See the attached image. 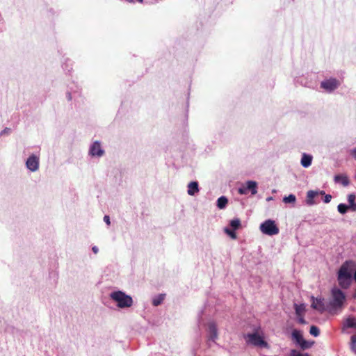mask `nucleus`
Masks as SVG:
<instances>
[{"mask_svg": "<svg viewBox=\"0 0 356 356\" xmlns=\"http://www.w3.org/2000/svg\"><path fill=\"white\" fill-rule=\"evenodd\" d=\"M339 82L336 79H330L321 82V86L327 91H332L338 88Z\"/></svg>", "mask_w": 356, "mask_h": 356, "instance_id": "obj_7", "label": "nucleus"}, {"mask_svg": "<svg viewBox=\"0 0 356 356\" xmlns=\"http://www.w3.org/2000/svg\"><path fill=\"white\" fill-rule=\"evenodd\" d=\"M292 338L303 350L309 348L314 343V342H309L305 340L301 332L298 330H293Z\"/></svg>", "mask_w": 356, "mask_h": 356, "instance_id": "obj_6", "label": "nucleus"}, {"mask_svg": "<svg viewBox=\"0 0 356 356\" xmlns=\"http://www.w3.org/2000/svg\"><path fill=\"white\" fill-rule=\"evenodd\" d=\"M309 333L314 337H318L320 334V330L318 327L312 325L309 330Z\"/></svg>", "mask_w": 356, "mask_h": 356, "instance_id": "obj_26", "label": "nucleus"}, {"mask_svg": "<svg viewBox=\"0 0 356 356\" xmlns=\"http://www.w3.org/2000/svg\"><path fill=\"white\" fill-rule=\"evenodd\" d=\"M104 222H105L108 225H110L111 222H110V218H109V216H105L104 217Z\"/></svg>", "mask_w": 356, "mask_h": 356, "instance_id": "obj_31", "label": "nucleus"}, {"mask_svg": "<svg viewBox=\"0 0 356 356\" xmlns=\"http://www.w3.org/2000/svg\"><path fill=\"white\" fill-rule=\"evenodd\" d=\"M238 192L241 195H244L248 193L247 188L245 186L241 187L238 189Z\"/></svg>", "mask_w": 356, "mask_h": 356, "instance_id": "obj_28", "label": "nucleus"}, {"mask_svg": "<svg viewBox=\"0 0 356 356\" xmlns=\"http://www.w3.org/2000/svg\"><path fill=\"white\" fill-rule=\"evenodd\" d=\"M312 307L320 312H323L325 310V307L324 305L323 299H321V298L314 299L313 298V302L312 304Z\"/></svg>", "mask_w": 356, "mask_h": 356, "instance_id": "obj_10", "label": "nucleus"}, {"mask_svg": "<svg viewBox=\"0 0 356 356\" xmlns=\"http://www.w3.org/2000/svg\"><path fill=\"white\" fill-rule=\"evenodd\" d=\"M90 153L92 156H101L104 154V150L101 147L99 142H95L90 149Z\"/></svg>", "mask_w": 356, "mask_h": 356, "instance_id": "obj_9", "label": "nucleus"}, {"mask_svg": "<svg viewBox=\"0 0 356 356\" xmlns=\"http://www.w3.org/2000/svg\"><path fill=\"white\" fill-rule=\"evenodd\" d=\"M355 195L354 194H349L348 195V201L349 202V207L353 211H356V203L355 202Z\"/></svg>", "mask_w": 356, "mask_h": 356, "instance_id": "obj_17", "label": "nucleus"}, {"mask_svg": "<svg viewBox=\"0 0 356 356\" xmlns=\"http://www.w3.org/2000/svg\"><path fill=\"white\" fill-rule=\"evenodd\" d=\"M337 209L340 213L344 214L347 212L350 207L345 204H339L337 207Z\"/></svg>", "mask_w": 356, "mask_h": 356, "instance_id": "obj_25", "label": "nucleus"}, {"mask_svg": "<svg viewBox=\"0 0 356 356\" xmlns=\"http://www.w3.org/2000/svg\"><path fill=\"white\" fill-rule=\"evenodd\" d=\"M296 200V197L294 195L291 194L289 196L284 197L283 199V202L286 204L288 203H294Z\"/></svg>", "mask_w": 356, "mask_h": 356, "instance_id": "obj_24", "label": "nucleus"}, {"mask_svg": "<svg viewBox=\"0 0 356 356\" xmlns=\"http://www.w3.org/2000/svg\"><path fill=\"white\" fill-rule=\"evenodd\" d=\"M350 348H351V350L356 354V344H355V343H351Z\"/></svg>", "mask_w": 356, "mask_h": 356, "instance_id": "obj_32", "label": "nucleus"}, {"mask_svg": "<svg viewBox=\"0 0 356 356\" xmlns=\"http://www.w3.org/2000/svg\"><path fill=\"white\" fill-rule=\"evenodd\" d=\"M110 297L113 300L117 302V305L120 308L130 307L133 305L132 298L121 291L111 293Z\"/></svg>", "mask_w": 356, "mask_h": 356, "instance_id": "obj_2", "label": "nucleus"}, {"mask_svg": "<svg viewBox=\"0 0 356 356\" xmlns=\"http://www.w3.org/2000/svg\"><path fill=\"white\" fill-rule=\"evenodd\" d=\"M295 307V310H296V314L298 316H303L304 314V312H305V307L303 305H297V304H295L294 305Z\"/></svg>", "mask_w": 356, "mask_h": 356, "instance_id": "obj_21", "label": "nucleus"}, {"mask_svg": "<svg viewBox=\"0 0 356 356\" xmlns=\"http://www.w3.org/2000/svg\"><path fill=\"white\" fill-rule=\"evenodd\" d=\"M290 356H308L307 354H302L296 350H292L290 353Z\"/></svg>", "mask_w": 356, "mask_h": 356, "instance_id": "obj_27", "label": "nucleus"}, {"mask_svg": "<svg viewBox=\"0 0 356 356\" xmlns=\"http://www.w3.org/2000/svg\"><path fill=\"white\" fill-rule=\"evenodd\" d=\"M334 181L341 183L343 186H347L350 184L348 177L345 175H337L334 176Z\"/></svg>", "mask_w": 356, "mask_h": 356, "instance_id": "obj_12", "label": "nucleus"}, {"mask_svg": "<svg viewBox=\"0 0 356 356\" xmlns=\"http://www.w3.org/2000/svg\"><path fill=\"white\" fill-rule=\"evenodd\" d=\"M332 200V196L330 195H325L324 197V202L329 203Z\"/></svg>", "mask_w": 356, "mask_h": 356, "instance_id": "obj_29", "label": "nucleus"}, {"mask_svg": "<svg viewBox=\"0 0 356 356\" xmlns=\"http://www.w3.org/2000/svg\"><path fill=\"white\" fill-rule=\"evenodd\" d=\"M318 194H321V195H324L325 194V192L323 191H321L318 193Z\"/></svg>", "mask_w": 356, "mask_h": 356, "instance_id": "obj_36", "label": "nucleus"}, {"mask_svg": "<svg viewBox=\"0 0 356 356\" xmlns=\"http://www.w3.org/2000/svg\"><path fill=\"white\" fill-rule=\"evenodd\" d=\"M312 156L306 154H304L301 159V165L307 168L312 164Z\"/></svg>", "mask_w": 356, "mask_h": 356, "instance_id": "obj_15", "label": "nucleus"}, {"mask_svg": "<svg viewBox=\"0 0 356 356\" xmlns=\"http://www.w3.org/2000/svg\"><path fill=\"white\" fill-rule=\"evenodd\" d=\"M228 200L225 196H221L217 200V206L219 209H223L226 207Z\"/></svg>", "mask_w": 356, "mask_h": 356, "instance_id": "obj_19", "label": "nucleus"}, {"mask_svg": "<svg viewBox=\"0 0 356 356\" xmlns=\"http://www.w3.org/2000/svg\"><path fill=\"white\" fill-rule=\"evenodd\" d=\"M260 230L262 233L269 236L276 235L280 231L275 221L272 220H267L261 223Z\"/></svg>", "mask_w": 356, "mask_h": 356, "instance_id": "obj_4", "label": "nucleus"}, {"mask_svg": "<svg viewBox=\"0 0 356 356\" xmlns=\"http://www.w3.org/2000/svg\"><path fill=\"white\" fill-rule=\"evenodd\" d=\"M331 293L332 297V300L330 302L331 307L333 309L341 307L346 299L344 293L341 290L337 288H334Z\"/></svg>", "mask_w": 356, "mask_h": 356, "instance_id": "obj_3", "label": "nucleus"}, {"mask_svg": "<svg viewBox=\"0 0 356 356\" xmlns=\"http://www.w3.org/2000/svg\"><path fill=\"white\" fill-rule=\"evenodd\" d=\"M350 154L355 159H356V147L350 151Z\"/></svg>", "mask_w": 356, "mask_h": 356, "instance_id": "obj_33", "label": "nucleus"}, {"mask_svg": "<svg viewBox=\"0 0 356 356\" xmlns=\"http://www.w3.org/2000/svg\"><path fill=\"white\" fill-rule=\"evenodd\" d=\"M199 191L198 183L197 181H191L188 185V194L194 195L195 193Z\"/></svg>", "mask_w": 356, "mask_h": 356, "instance_id": "obj_13", "label": "nucleus"}, {"mask_svg": "<svg viewBox=\"0 0 356 356\" xmlns=\"http://www.w3.org/2000/svg\"><path fill=\"white\" fill-rule=\"evenodd\" d=\"M165 295L161 294L157 298H154L152 301V304L154 306H158L161 304L164 300Z\"/></svg>", "mask_w": 356, "mask_h": 356, "instance_id": "obj_23", "label": "nucleus"}, {"mask_svg": "<svg viewBox=\"0 0 356 356\" xmlns=\"http://www.w3.org/2000/svg\"><path fill=\"white\" fill-rule=\"evenodd\" d=\"M229 225L232 227V229L236 230L241 227V220L238 218L233 219L230 221Z\"/></svg>", "mask_w": 356, "mask_h": 356, "instance_id": "obj_20", "label": "nucleus"}, {"mask_svg": "<svg viewBox=\"0 0 356 356\" xmlns=\"http://www.w3.org/2000/svg\"><path fill=\"white\" fill-rule=\"evenodd\" d=\"M318 195V191H309L307 193V204L308 205H313L315 202L314 201V198Z\"/></svg>", "mask_w": 356, "mask_h": 356, "instance_id": "obj_14", "label": "nucleus"}, {"mask_svg": "<svg viewBox=\"0 0 356 356\" xmlns=\"http://www.w3.org/2000/svg\"><path fill=\"white\" fill-rule=\"evenodd\" d=\"M351 343H355L356 344V334H354L351 337Z\"/></svg>", "mask_w": 356, "mask_h": 356, "instance_id": "obj_34", "label": "nucleus"}, {"mask_svg": "<svg viewBox=\"0 0 356 356\" xmlns=\"http://www.w3.org/2000/svg\"><path fill=\"white\" fill-rule=\"evenodd\" d=\"M298 323L300 324H305L306 321L305 318H303V316H298Z\"/></svg>", "mask_w": 356, "mask_h": 356, "instance_id": "obj_30", "label": "nucleus"}, {"mask_svg": "<svg viewBox=\"0 0 356 356\" xmlns=\"http://www.w3.org/2000/svg\"><path fill=\"white\" fill-rule=\"evenodd\" d=\"M209 339L215 341V340L218 338V330L217 326L215 323L211 322L209 324Z\"/></svg>", "mask_w": 356, "mask_h": 356, "instance_id": "obj_11", "label": "nucleus"}, {"mask_svg": "<svg viewBox=\"0 0 356 356\" xmlns=\"http://www.w3.org/2000/svg\"><path fill=\"white\" fill-rule=\"evenodd\" d=\"M354 273V280L356 281V264L352 261L344 262L338 272L337 280L339 284L343 289H347L352 281V274Z\"/></svg>", "mask_w": 356, "mask_h": 356, "instance_id": "obj_1", "label": "nucleus"}, {"mask_svg": "<svg viewBox=\"0 0 356 356\" xmlns=\"http://www.w3.org/2000/svg\"><path fill=\"white\" fill-rule=\"evenodd\" d=\"M92 250L95 254H97L98 252V248L96 246L92 247Z\"/></svg>", "mask_w": 356, "mask_h": 356, "instance_id": "obj_35", "label": "nucleus"}, {"mask_svg": "<svg viewBox=\"0 0 356 356\" xmlns=\"http://www.w3.org/2000/svg\"><path fill=\"white\" fill-rule=\"evenodd\" d=\"M247 342L255 346L267 347L268 343L264 338L257 333L248 334L245 337Z\"/></svg>", "mask_w": 356, "mask_h": 356, "instance_id": "obj_5", "label": "nucleus"}, {"mask_svg": "<svg viewBox=\"0 0 356 356\" xmlns=\"http://www.w3.org/2000/svg\"><path fill=\"white\" fill-rule=\"evenodd\" d=\"M247 191H250L252 195H255L257 193V184L254 181H248L246 182Z\"/></svg>", "mask_w": 356, "mask_h": 356, "instance_id": "obj_16", "label": "nucleus"}, {"mask_svg": "<svg viewBox=\"0 0 356 356\" xmlns=\"http://www.w3.org/2000/svg\"><path fill=\"white\" fill-rule=\"evenodd\" d=\"M26 165L31 171H36L39 168V158L35 155H31L28 158Z\"/></svg>", "mask_w": 356, "mask_h": 356, "instance_id": "obj_8", "label": "nucleus"}, {"mask_svg": "<svg viewBox=\"0 0 356 356\" xmlns=\"http://www.w3.org/2000/svg\"><path fill=\"white\" fill-rule=\"evenodd\" d=\"M224 232L228 235L232 239H236L237 238V235L235 232V230L232 229H229V228H227V227H225L224 229Z\"/></svg>", "mask_w": 356, "mask_h": 356, "instance_id": "obj_22", "label": "nucleus"}, {"mask_svg": "<svg viewBox=\"0 0 356 356\" xmlns=\"http://www.w3.org/2000/svg\"><path fill=\"white\" fill-rule=\"evenodd\" d=\"M344 325L349 328H356V318L349 317L346 320Z\"/></svg>", "mask_w": 356, "mask_h": 356, "instance_id": "obj_18", "label": "nucleus"}]
</instances>
